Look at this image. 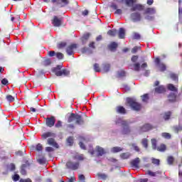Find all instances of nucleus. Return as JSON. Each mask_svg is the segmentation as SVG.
I'll return each mask as SVG.
<instances>
[{
    "label": "nucleus",
    "instance_id": "nucleus-1",
    "mask_svg": "<svg viewBox=\"0 0 182 182\" xmlns=\"http://www.w3.org/2000/svg\"><path fill=\"white\" fill-rule=\"evenodd\" d=\"M68 123L75 122V124H82L83 123V119H82V117L77 114H70L68 117Z\"/></svg>",
    "mask_w": 182,
    "mask_h": 182
},
{
    "label": "nucleus",
    "instance_id": "nucleus-2",
    "mask_svg": "<svg viewBox=\"0 0 182 182\" xmlns=\"http://www.w3.org/2000/svg\"><path fill=\"white\" fill-rule=\"evenodd\" d=\"M127 102L131 107L133 109V110H140L141 109V105L139 104L137 102H136V100L133 98H127Z\"/></svg>",
    "mask_w": 182,
    "mask_h": 182
},
{
    "label": "nucleus",
    "instance_id": "nucleus-3",
    "mask_svg": "<svg viewBox=\"0 0 182 182\" xmlns=\"http://www.w3.org/2000/svg\"><path fill=\"white\" fill-rule=\"evenodd\" d=\"M144 68H147V63H144L140 66L139 63H135L134 65H131V69L132 70H135V72H139L140 69H144Z\"/></svg>",
    "mask_w": 182,
    "mask_h": 182
},
{
    "label": "nucleus",
    "instance_id": "nucleus-4",
    "mask_svg": "<svg viewBox=\"0 0 182 182\" xmlns=\"http://www.w3.org/2000/svg\"><path fill=\"white\" fill-rule=\"evenodd\" d=\"M55 122H56V118H55V117L53 116L47 117L46 119V126H48V127H53V126H55Z\"/></svg>",
    "mask_w": 182,
    "mask_h": 182
},
{
    "label": "nucleus",
    "instance_id": "nucleus-5",
    "mask_svg": "<svg viewBox=\"0 0 182 182\" xmlns=\"http://www.w3.org/2000/svg\"><path fill=\"white\" fill-rule=\"evenodd\" d=\"M66 166L68 168H70L71 170H77V168H79V162L75 163L72 161H68Z\"/></svg>",
    "mask_w": 182,
    "mask_h": 182
},
{
    "label": "nucleus",
    "instance_id": "nucleus-6",
    "mask_svg": "<svg viewBox=\"0 0 182 182\" xmlns=\"http://www.w3.org/2000/svg\"><path fill=\"white\" fill-rule=\"evenodd\" d=\"M76 48H77V45L76 44H71L70 46L67 47L66 52L68 55H69L70 56L73 55V52L75 49H76Z\"/></svg>",
    "mask_w": 182,
    "mask_h": 182
},
{
    "label": "nucleus",
    "instance_id": "nucleus-7",
    "mask_svg": "<svg viewBox=\"0 0 182 182\" xmlns=\"http://www.w3.org/2000/svg\"><path fill=\"white\" fill-rule=\"evenodd\" d=\"M52 23L53 26H60V25H62V18L55 16L52 20Z\"/></svg>",
    "mask_w": 182,
    "mask_h": 182
},
{
    "label": "nucleus",
    "instance_id": "nucleus-8",
    "mask_svg": "<svg viewBox=\"0 0 182 182\" xmlns=\"http://www.w3.org/2000/svg\"><path fill=\"white\" fill-rule=\"evenodd\" d=\"M155 62L157 63L159 69L161 72H164V70H166V65L164 63H160V58H156L155 59Z\"/></svg>",
    "mask_w": 182,
    "mask_h": 182
},
{
    "label": "nucleus",
    "instance_id": "nucleus-9",
    "mask_svg": "<svg viewBox=\"0 0 182 182\" xmlns=\"http://www.w3.org/2000/svg\"><path fill=\"white\" fill-rule=\"evenodd\" d=\"M131 18L134 22H139V21H141V16L139 13H133L131 14Z\"/></svg>",
    "mask_w": 182,
    "mask_h": 182
},
{
    "label": "nucleus",
    "instance_id": "nucleus-10",
    "mask_svg": "<svg viewBox=\"0 0 182 182\" xmlns=\"http://www.w3.org/2000/svg\"><path fill=\"white\" fill-rule=\"evenodd\" d=\"M144 9V6L141 4H134L132 6L131 11L133 12L134 11H143Z\"/></svg>",
    "mask_w": 182,
    "mask_h": 182
},
{
    "label": "nucleus",
    "instance_id": "nucleus-11",
    "mask_svg": "<svg viewBox=\"0 0 182 182\" xmlns=\"http://www.w3.org/2000/svg\"><path fill=\"white\" fill-rule=\"evenodd\" d=\"M47 143L50 146H53V147H55L56 149L59 148V145H58V143H56V141H55V139L53 138H49L47 140Z\"/></svg>",
    "mask_w": 182,
    "mask_h": 182
},
{
    "label": "nucleus",
    "instance_id": "nucleus-12",
    "mask_svg": "<svg viewBox=\"0 0 182 182\" xmlns=\"http://www.w3.org/2000/svg\"><path fill=\"white\" fill-rule=\"evenodd\" d=\"M60 69H62V65H58L57 67L53 69V72L57 76H62V70H60Z\"/></svg>",
    "mask_w": 182,
    "mask_h": 182
},
{
    "label": "nucleus",
    "instance_id": "nucleus-13",
    "mask_svg": "<svg viewBox=\"0 0 182 182\" xmlns=\"http://www.w3.org/2000/svg\"><path fill=\"white\" fill-rule=\"evenodd\" d=\"M140 163V159L139 158H136L131 162V165L132 167L134 168H139V164Z\"/></svg>",
    "mask_w": 182,
    "mask_h": 182
},
{
    "label": "nucleus",
    "instance_id": "nucleus-14",
    "mask_svg": "<svg viewBox=\"0 0 182 182\" xmlns=\"http://www.w3.org/2000/svg\"><path fill=\"white\" fill-rule=\"evenodd\" d=\"M118 35L119 39H124V36L126 35V30H124V28H120L119 30Z\"/></svg>",
    "mask_w": 182,
    "mask_h": 182
},
{
    "label": "nucleus",
    "instance_id": "nucleus-15",
    "mask_svg": "<svg viewBox=\"0 0 182 182\" xmlns=\"http://www.w3.org/2000/svg\"><path fill=\"white\" fill-rule=\"evenodd\" d=\"M96 151L98 154V156H103V154L106 153V151H105V149L100 146L96 147Z\"/></svg>",
    "mask_w": 182,
    "mask_h": 182
},
{
    "label": "nucleus",
    "instance_id": "nucleus-16",
    "mask_svg": "<svg viewBox=\"0 0 182 182\" xmlns=\"http://www.w3.org/2000/svg\"><path fill=\"white\" fill-rule=\"evenodd\" d=\"M144 14H149V15H154V14H156V9H154V8H147L145 10Z\"/></svg>",
    "mask_w": 182,
    "mask_h": 182
},
{
    "label": "nucleus",
    "instance_id": "nucleus-17",
    "mask_svg": "<svg viewBox=\"0 0 182 182\" xmlns=\"http://www.w3.org/2000/svg\"><path fill=\"white\" fill-rule=\"evenodd\" d=\"M155 92L156 93H164V92H166V88L164 87V86L161 85L156 88Z\"/></svg>",
    "mask_w": 182,
    "mask_h": 182
},
{
    "label": "nucleus",
    "instance_id": "nucleus-18",
    "mask_svg": "<svg viewBox=\"0 0 182 182\" xmlns=\"http://www.w3.org/2000/svg\"><path fill=\"white\" fill-rule=\"evenodd\" d=\"M53 136V133L52 132H46L41 135L43 140H46L48 137H52Z\"/></svg>",
    "mask_w": 182,
    "mask_h": 182
},
{
    "label": "nucleus",
    "instance_id": "nucleus-19",
    "mask_svg": "<svg viewBox=\"0 0 182 182\" xmlns=\"http://www.w3.org/2000/svg\"><path fill=\"white\" fill-rule=\"evenodd\" d=\"M152 127L151 125L149 124H146L145 125H144L141 128V131L142 132H149V130H151Z\"/></svg>",
    "mask_w": 182,
    "mask_h": 182
},
{
    "label": "nucleus",
    "instance_id": "nucleus-20",
    "mask_svg": "<svg viewBox=\"0 0 182 182\" xmlns=\"http://www.w3.org/2000/svg\"><path fill=\"white\" fill-rule=\"evenodd\" d=\"M61 76H69L70 72L68 69H63L61 71Z\"/></svg>",
    "mask_w": 182,
    "mask_h": 182
},
{
    "label": "nucleus",
    "instance_id": "nucleus-21",
    "mask_svg": "<svg viewBox=\"0 0 182 182\" xmlns=\"http://www.w3.org/2000/svg\"><path fill=\"white\" fill-rule=\"evenodd\" d=\"M166 146L164 144H161L159 146L157 147L158 151H166Z\"/></svg>",
    "mask_w": 182,
    "mask_h": 182
},
{
    "label": "nucleus",
    "instance_id": "nucleus-22",
    "mask_svg": "<svg viewBox=\"0 0 182 182\" xmlns=\"http://www.w3.org/2000/svg\"><path fill=\"white\" fill-rule=\"evenodd\" d=\"M58 4H62V6H66L69 4V0H58Z\"/></svg>",
    "mask_w": 182,
    "mask_h": 182
},
{
    "label": "nucleus",
    "instance_id": "nucleus-23",
    "mask_svg": "<svg viewBox=\"0 0 182 182\" xmlns=\"http://www.w3.org/2000/svg\"><path fill=\"white\" fill-rule=\"evenodd\" d=\"M117 48V43L116 42H112L111 44L109 46V49L111 50H114Z\"/></svg>",
    "mask_w": 182,
    "mask_h": 182
},
{
    "label": "nucleus",
    "instance_id": "nucleus-24",
    "mask_svg": "<svg viewBox=\"0 0 182 182\" xmlns=\"http://www.w3.org/2000/svg\"><path fill=\"white\" fill-rule=\"evenodd\" d=\"M117 112L118 113H122V114H124L126 113V109H124V107H122V106H119V107H117Z\"/></svg>",
    "mask_w": 182,
    "mask_h": 182
},
{
    "label": "nucleus",
    "instance_id": "nucleus-25",
    "mask_svg": "<svg viewBox=\"0 0 182 182\" xmlns=\"http://www.w3.org/2000/svg\"><path fill=\"white\" fill-rule=\"evenodd\" d=\"M122 124V126H127V122L124 120H123V119L119 118L117 121V124Z\"/></svg>",
    "mask_w": 182,
    "mask_h": 182
},
{
    "label": "nucleus",
    "instance_id": "nucleus-26",
    "mask_svg": "<svg viewBox=\"0 0 182 182\" xmlns=\"http://www.w3.org/2000/svg\"><path fill=\"white\" fill-rule=\"evenodd\" d=\"M168 90H171V92H177V87H176L173 84L168 85Z\"/></svg>",
    "mask_w": 182,
    "mask_h": 182
},
{
    "label": "nucleus",
    "instance_id": "nucleus-27",
    "mask_svg": "<svg viewBox=\"0 0 182 182\" xmlns=\"http://www.w3.org/2000/svg\"><path fill=\"white\" fill-rule=\"evenodd\" d=\"M122 148L119 147V146H115V147H113L112 149H111V151L112 153H119V151H122Z\"/></svg>",
    "mask_w": 182,
    "mask_h": 182
},
{
    "label": "nucleus",
    "instance_id": "nucleus-28",
    "mask_svg": "<svg viewBox=\"0 0 182 182\" xmlns=\"http://www.w3.org/2000/svg\"><path fill=\"white\" fill-rule=\"evenodd\" d=\"M167 161H168V164L171 166V164H173V163H174V157L168 156Z\"/></svg>",
    "mask_w": 182,
    "mask_h": 182
},
{
    "label": "nucleus",
    "instance_id": "nucleus-29",
    "mask_svg": "<svg viewBox=\"0 0 182 182\" xmlns=\"http://www.w3.org/2000/svg\"><path fill=\"white\" fill-rule=\"evenodd\" d=\"M50 63H51V61H50V59H49V58L44 60L43 62V66H49V65H50Z\"/></svg>",
    "mask_w": 182,
    "mask_h": 182
},
{
    "label": "nucleus",
    "instance_id": "nucleus-30",
    "mask_svg": "<svg viewBox=\"0 0 182 182\" xmlns=\"http://www.w3.org/2000/svg\"><path fill=\"white\" fill-rule=\"evenodd\" d=\"M116 30H109L107 32V35H109V36H116Z\"/></svg>",
    "mask_w": 182,
    "mask_h": 182
},
{
    "label": "nucleus",
    "instance_id": "nucleus-31",
    "mask_svg": "<svg viewBox=\"0 0 182 182\" xmlns=\"http://www.w3.org/2000/svg\"><path fill=\"white\" fill-rule=\"evenodd\" d=\"M170 76H171V79H172V80H176V82H178V75H177L174 73H171Z\"/></svg>",
    "mask_w": 182,
    "mask_h": 182
},
{
    "label": "nucleus",
    "instance_id": "nucleus-32",
    "mask_svg": "<svg viewBox=\"0 0 182 182\" xmlns=\"http://www.w3.org/2000/svg\"><path fill=\"white\" fill-rule=\"evenodd\" d=\"M168 99L170 102H175L176 101V95L174 93L171 94L168 96Z\"/></svg>",
    "mask_w": 182,
    "mask_h": 182
},
{
    "label": "nucleus",
    "instance_id": "nucleus-33",
    "mask_svg": "<svg viewBox=\"0 0 182 182\" xmlns=\"http://www.w3.org/2000/svg\"><path fill=\"white\" fill-rule=\"evenodd\" d=\"M125 2L127 6H132L136 2V0H125Z\"/></svg>",
    "mask_w": 182,
    "mask_h": 182
},
{
    "label": "nucleus",
    "instance_id": "nucleus-34",
    "mask_svg": "<svg viewBox=\"0 0 182 182\" xmlns=\"http://www.w3.org/2000/svg\"><path fill=\"white\" fill-rule=\"evenodd\" d=\"M74 159H75V160H80V161H82V160H83V155H82V154H76L75 156H74Z\"/></svg>",
    "mask_w": 182,
    "mask_h": 182
},
{
    "label": "nucleus",
    "instance_id": "nucleus-35",
    "mask_svg": "<svg viewBox=\"0 0 182 182\" xmlns=\"http://www.w3.org/2000/svg\"><path fill=\"white\" fill-rule=\"evenodd\" d=\"M90 37V33H86L85 34H84V36H82V42H85V41H87V39H89Z\"/></svg>",
    "mask_w": 182,
    "mask_h": 182
},
{
    "label": "nucleus",
    "instance_id": "nucleus-36",
    "mask_svg": "<svg viewBox=\"0 0 182 182\" xmlns=\"http://www.w3.org/2000/svg\"><path fill=\"white\" fill-rule=\"evenodd\" d=\"M170 116H171V112H166L164 116V119L165 120H168L170 119Z\"/></svg>",
    "mask_w": 182,
    "mask_h": 182
},
{
    "label": "nucleus",
    "instance_id": "nucleus-37",
    "mask_svg": "<svg viewBox=\"0 0 182 182\" xmlns=\"http://www.w3.org/2000/svg\"><path fill=\"white\" fill-rule=\"evenodd\" d=\"M129 133H130V129H129V127L127 126H126L122 131V134H129Z\"/></svg>",
    "mask_w": 182,
    "mask_h": 182
},
{
    "label": "nucleus",
    "instance_id": "nucleus-38",
    "mask_svg": "<svg viewBox=\"0 0 182 182\" xmlns=\"http://www.w3.org/2000/svg\"><path fill=\"white\" fill-rule=\"evenodd\" d=\"M151 144L154 150H156V147L157 146V141L154 139H151Z\"/></svg>",
    "mask_w": 182,
    "mask_h": 182
},
{
    "label": "nucleus",
    "instance_id": "nucleus-39",
    "mask_svg": "<svg viewBox=\"0 0 182 182\" xmlns=\"http://www.w3.org/2000/svg\"><path fill=\"white\" fill-rule=\"evenodd\" d=\"M129 157H130V154L127 153H124L121 154V159H123L124 160L126 159H129Z\"/></svg>",
    "mask_w": 182,
    "mask_h": 182
},
{
    "label": "nucleus",
    "instance_id": "nucleus-40",
    "mask_svg": "<svg viewBox=\"0 0 182 182\" xmlns=\"http://www.w3.org/2000/svg\"><path fill=\"white\" fill-rule=\"evenodd\" d=\"M66 46V43L65 42H61L58 44V49H62V48H65Z\"/></svg>",
    "mask_w": 182,
    "mask_h": 182
},
{
    "label": "nucleus",
    "instance_id": "nucleus-41",
    "mask_svg": "<svg viewBox=\"0 0 182 182\" xmlns=\"http://www.w3.org/2000/svg\"><path fill=\"white\" fill-rule=\"evenodd\" d=\"M124 76H126V73L123 70H121L118 72V77H124Z\"/></svg>",
    "mask_w": 182,
    "mask_h": 182
},
{
    "label": "nucleus",
    "instance_id": "nucleus-42",
    "mask_svg": "<svg viewBox=\"0 0 182 182\" xmlns=\"http://www.w3.org/2000/svg\"><path fill=\"white\" fill-rule=\"evenodd\" d=\"M162 137H164V139H171V135H170V134L168 133H162Z\"/></svg>",
    "mask_w": 182,
    "mask_h": 182
},
{
    "label": "nucleus",
    "instance_id": "nucleus-43",
    "mask_svg": "<svg viewBox=\"0 0 182 182\" xmlns=\"http://www.w3.org/2000/svg\"><path fill=\"white\" fill-rule=\"evenodd\" d=\"M141 97H142V102H148L149 101V95L145 94Z\"/></svg>",
    "mask_w": 182,
    "mask_h": 182
},
{
    "label": "nucleus",
    "instance_id": "nucleus-44",
    "mask_svg": "<svg viewBox=\"0 0 182 182\" xmlns=\"http://www.w3.org/2000/svg\"><path fill=\"white\" fill-rule=\"evenodd\" d=\"M36 149L37 151H42L43 147L42 146V144H38Z\"/></svg>",
    "mask_w": 182,
    "mask_h": 182
},
{
    "label": "nucleus",
    "instance_id": "nucleus-45",
    "mask_svg": "<svg viewBox=\"0 0 182 182\" xmlns=\"http://www.w3.org/2000/svg\"><path fill=\"white\" fill-rule=\"evenodd\" d=\"M67 143H68L69 146H72L73 144V137H69L67 139Z\"/></svg>",
    "mask_w": 182,
    "mask_h": 182
},
{
    "label": "nucleus",
    "instance_id": "nucleus-46",
    "mask_svg": "<svg viewBox=\"0 0 182 182\" xmlns=\"http://www.w3.org/2000/svg\"><path fill=\"white\" fill-rule=\"evenodd\" d=\"M6 100H8V102H14V100H15V98L12 97V95H7Z\"/></svg>",
    "mask_w": 182,
    "mask_h": 182
},
{
    "label": "nucleus",
    "instance_id": "nucleus-47",
    "mask_svg": "<svg viewBox=\"0 0 182 182\" xmlns=\"http://www.w3.org/2000/svg\"><path fill=\"white\" fill-rule=\"evenodd\" d=\"M141 144H143L144 147H145L146 149H147L148 141H147L146 139H142Z\"/></svg>",
    "mask_w": 182,
    "mask_h": 182
},
{
    "label": "nucleus",
    "instance_id": "nucleus-48",
    "mask_svg": "<svg viewBox=\"0 0 182 182\" xmlns=\"http://www.w3.org/2000/svg\"><path fill=\"white\" fill-rule=\"evenodd\" d=\"M152 164H156V166H159L160 164V160L156 159H152Z\"/></svg>",
    "mask_w": 182,
    "mask_h": 182
},
{
    "label": "nucleus",
    "instance_id": "nucleus-49",
    "mask_svg": "<svg viewBox=\"0 0 182 182\" xmlns=\"http://www.w3.org/2000/svg\"><path fill=\"white\" fill-rule=\"evenodd\" d=\"M97 176H98L99 178H102V180H105L107 177V176H106L104 173H98Z\"/></svg>",
    "mask_w": 182,
    "mask_h": 182
},
{
    "label": "nucleus",
    "instance_id": "nucleus-50",
    "mask_svg": "<svg viewBox=\"0 0 182 182\" xmlns=\"http://www.w3.org/2000/svg\"><path fill=\"white\" fill-rule=\"evenodd\" d=\"M94 69H95V72H100V68H99V64H95Z\"/></svg>",
    "mask_w": 182,
    "mask_h": 182
},
{
    "label": "nucleus",
    "instance_id": "nucleus-51",
    "mask_svg": "<svg viewBox=\"0 0 182 182\" xmlns=\"http://www.w3.org/2000/svg\"><path fill=\"white\" fill-rule=\"evenodd\" d=\"M133 39H140V34L134 33L133 35Z\"/></svg>",
    "mask_w": 182,
    "mask_h": 182
},
{
    "label": "nucleus",
    "instance_id": "nucleus-52",
    "mask_svg": "<svg viewBox=\"0 0 182 182\" xmlns=\"http://www.w3.org/2000/svg\"><path fill=\"white\" fill-rule=\"evenodd\" d=\"M48 56L53 57L56 55V53L54 50L49 51L48 53Z\"/></svg>",
    "mask_w": 182,
    "mask_h": 182
},
{
    "label": "nucleus",
    "instance_id": "nucleus-53",
    "mask_svg": "<svg viewBox=\"0 0 182 182\" xmlns=\"http://www.w3.org/2000/svg\"><path fill=\"white\" fill-rule=\"evenodd\" d=\"M109 69H110V65L107 64L104 67V71L105 72H109Z\"/></svg>",
    "mask_w": 182,
    "mask_h": 182
},
{
    "label": "nucleus",
    "instance_id": "nucleus-54",
    "mask_svg": "<svg viewBox=\"0 0 182 182\" xmlns=\"http://www.w3.org/2000/svg\"><path fill=\"white\" fill-rule=\"evenodd\" d=\"M137 59H139V57L136 55H134L132 58V62H133L134 63H136V62H137Z\"/></svg>",
    "mask_w": 182,
    "mask_h": 182
},
{
    "label": "nucleus",
    "instance_id": "nucleus-55",
    "mask_svg": "<svg viewBox=\"0 0 182 182\" xmlns=\"http://www.w3.org/2000/svg\"><path fill=\"white\" fill-rule=\"evenodd\" d=\"M45 161H46V159H45V158H42V159H38V162L40 164H45Z\"/></svg>",
    "mask_w": 182,
    "mask_h": 182
},
{
    "label": "nucleus",
    "instance_id": "nucleus-56",
    "mask_svg": "<svg viewBox=\"0 0 182 182\" xmlns=\"http://www.w3.org/2000/svg\"><path fill=\"white\" fill-rule=\"evenodd\" d=\"M55 55L58 59H62L63 58V54L62 53H57Z\"/></svg>",
    "mask_w": 182,
    "mask_h": 182
},
{
    "label": "nucleus",
    "instance_id": "nucleus-57",
    "mask_svg": "<svg viewBox=\"0 0 182 182\" xmlns=\"http://www.w3.org/2000/svg\"><path fill=\"white\" fill-rule=\"evenodd\" d=\"M46 151L50 153V152L53 151V148H52L50 146H47V147H46Z\"/></svg>",
    "mask_w": 182,
    "mask_h": 182
},
{
    "label": "nucleus",
    "instance_id": "nucleus-58",
    "mask_svg": "<svg viewBox=\"0 0 182 182\" xmlns=\"http://www.w3.org/2000/svg\"><path fill=\"white\" fill-rule=\"evenodd\" d=\"M13 180H14V181H18L19 180V175L15 174L13 176Z\"/></svg>",
    "mask_w": 182,
    "mask_h": 182
},
{
    "label": "nucleus",
    "instance_id": "nucleus-59",
    "mask_svg": "<svg viewBox=\"0 0 182 182\" xmlns=\"http://www.w3.org/2000/svg\"><path fill=\"white\" fill-rule=\"evenodd\" d=\"M181 130H182V128L181 126H179L178 127L174 128L175 133H178V132H181Z\"/></svg>",
    "mask_w": 182,
    "mask_h": 182
},
{
    "label": "nucleus",
    "instance_id": "nucleus-60",
    "mask_svg": "<svg viewBox=\"0 0 182 182\" xmlns=\"http://www.w3.org/2000/svg\"><path fill=\"white\" fill-rule=\"evenodd\" d=\"M55 127L57 128L62 127V122L58 121L57 123L55 124Z\"/></svg>",
    "mask_w": 182,
    "mask_h": 182
},
{
    "label": "nucleus",
    "instance_id": "nucleus-61",
    "mask_svg": "<svg viewBox=\"0 0 182 182\" xmlns=\"http://www.w3.org/2000/svg\"><path fill=\"white\" fill-rule=\"evenodd\" d=\"M139 49H140V47H134L133 49L132 50V53H136V52H137Z\"/></svg>",
    "mask_w": 182,
    "mask_h": 182
},
{
    "label": "nucleus",
    "instance_id": "nucleus-62",
    "mask_svg": "<svg viewBox=\"0 0 182 182\" xmlns=\"http://www.w3.org/2000/svg\"><path fill=\"white\" fill-rule=\"evenodd\" d=\"M80 181H85V176L84 175H79L78 176Z\"/></svg>",
    "mask_w": 182,
    "mask_h": 182
},
{
    "label": "nucleus",
    "instance_id": "nucleus-63",
    "mask_svg": "<svg viewBox=\"0 0 182 182\" xmlns=\"http://www.w3.org/2000/svg\"><path fill=\"white\" fill-rule=\"evenodd\" d=\"M2 85H8V80L6 78H4L1 80Z\"/></svg>",
    "mask_w": 182,
    "mask_h": 182
},
{
    "label": "nucleus",
    "instance_id": "nucleus-64",
    "mask_svg": "<svg viewBox=\"0 0 182 182\" xmlns=\"http://www.w3.org/2000/svg\"><path fill=\"white\" fill-rule=\"evenodd\" d=\"M20 182H32V181L30 178L27 179H21Z\"/></svg>",
    "mask_w": 182,
    "mask_h": 182
}]
</instances>
